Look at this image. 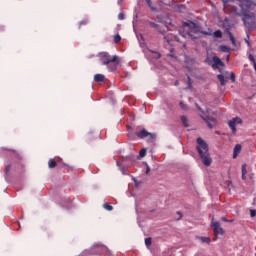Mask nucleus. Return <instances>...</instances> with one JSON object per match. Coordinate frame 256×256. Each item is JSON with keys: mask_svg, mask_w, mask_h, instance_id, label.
Here are the masks:
<instances>
[{"mask_svg": "<svg viewBox=\"0 0 256 256\" xmlns=\"http://www.w3.org/2000/svg\"><path fill=\"white\" fill-rule=\"evenodd\" d=\"M240 9L237 7H232L231 15L232 17H242L245 27L248 29H253L256 24L255 12H251V7H256V1L252 0H239Z\"/></svg>", "mask_w": 256, "mask_h": 256, "instance_id": "f257e3e1", "label": "nucleus"}, {"mask_svg": "<svg viewBox=\"0 0 256 256\" xmlns=\"http://www.w3.org/2000/svg\"><path fill=\"white\" fill-rule=\"evenodd\" d=\"M184 26L189 27L190 31L188 32V35L191 39H198L199 37V36L193 35L192 33H196V35H198V33H201L202 35H207L208 37H211V35H213L215 39H221V37H223V32H221V30H217L214 33H213V30L211 29L203 31L194 22L184 23Z\"/></svg>", "mask_w": 256, "mask_h": 256, "instance_id": "f03ea898", "label": "nucleus"}, {"mask_svg": "<svg viewBox=\"0 0 256 256\" xmlns=\"http://www.w3.org/2000/svg\"><path fill=\"white\" fill-rule=\"evenodd\" d=\"M197 143V151L202 159V163L206 167H209L211 163H213V160L209 155V146L207 145V143H205V140L203 138H198Z\"/></svg>", "mask_w": 256, "mask_h": 256, "instance_id": "7ed1b4c3", "label": "nucleus"}, {"mask_svg": "<svg viewBox=\"0 0 256 256\" xmlns=\"http://www.w3.org/2000/svg\"><path fill=\"white\" fill-rule=\"evenodd\" d=\"M98 57L102 65L109 66L111 63L113 65H119V57H117V55L111 56L108 52H100Z\"/></svg>", "mask_w": 256, "mask_h": 256, "instance_id": "20e7f679", "label": "nucleus"}, {"mask_svg": "<svg viewBox=\"0 0 256 256\" xmlns=\"http://www.w3.org/2000/svg\"><path fill=\"white\" fill-rule=\"evenodd\" d=\"M197 109H199V111H201V118L205 121V123H207L208 127L210 129H213V127H215V124L217 123V120L207 114H205V112L201 109V107H199V105H196Z\"/></svg>", "mask_w": 256, "mask_h": 256, "instance_id": "39448f33", "label": "nucleus"}, {"mask_svg": "<svg viewBox=\"0 0 256 256\" xmlns=\"http://www.w3.org/2000/svg\"><path fill=\"white\" fill-rule=\"evenodd\" d=\"M211 228L213 229L216 236L225 235V230L222 229L221 224L214 219H212Z\"/></svg>", "mask_w": 256, "mask_h": 256, "instance_id": "423d86ee", "label": "nucleus"}, {"mask_svg": "<svg viewBox=\"0 0 256 256\" xmlns=\"http://www.w3.org/2000/svg\"><path fill=\"white\" fill-rule=\"evenodd\" d=\"M241 123H242V120L239 117L233 118L228 122V125L232 130V133H237V125H241Z\"/></svg>", "mask_w": 256, "mask_h": 256, "instance_id": "0eeeda50", "label": "nucleus"}, {"mask_svg": "<svg viewBox=\"0 0 256 256\" xmlns=\"http://www.w3.org/2000/svg\"><path fill=\"white\" fill-rule=\"evenodd\" d=\"M137 137L140 139H145V137H149L150 139H153L155 137V134H151L147 130L143 129L136 133Z\"/></svg>", "mask_w": 256, "mask_h": 256, "instance_id": "6e6552de", "label": "nucleus"}, {"mask_svg": "<svg viewBox=\"0 0 256 256\" xmlns=\"http://www.w3.org/2000/svg\"><path fill=\"white\" fill-rule=\"evenodd\" d=\"M222 2L224 4V11H229L231 15V11L233 7H235V6H231V4L235 3V0H222Z\"/></svg>", "mask_w": 256, "mask_h": 256, "instance_id": "1a4fd4ad", "label": "nucleus"}, {"mask_svg": "<svg viewBox=\"0 0 256 256\" xmlns=\"http://www.w3.org/2000/svg\"><path fill=\"white\" fill-rule=\"evenodd\" d=\"M160 1L167 5V2H165V0ZM146 2L152 11H157V7H155V3H157V0H146Z\"/></svg>", "mask_w": 256, "mask_h": 256, "instance_id": "9d476101", "label": "nucleus"}, {"mask_svg": "<svg viewBox=\"0 0 256 256\" xmlns=\"http://www.w3.org/2000/svg\"><path fill=\"white\" fill-rule=\"evenodd\" d=\"M213 62H214L212 64L213 69H217V67L223 66V61H221V58H219L217 56L213 57Z\"/></svg>", "mask_w": 256, "mask_h": 256, "instance_id": "9b49d317", "label": "nucleus"}, {"mask_svg": "<svg viewBox=\"0 0 256 256\" xmlns=\"http://www.w3.org/2000/svg\"><path fill=\"white\" fill-rule=\"evenodd\" d=\"M94 249L96 251H100V253H105V252L109 251V249L106 246L101 245V244L94 245Z\"/></svg>", "mask_w": 256, "mask_h": 256, "instance_id": "f8f14e48", "label": "nucleus"}, {"mask_svg": "<svg viewBox=\"0 0 256 256\" xmlns=\"http://www.w3.org/2000/svg\"><path fill=\"white\" fill-rule=\"evenodd\" d=\"M241 144H237L235 147H234V151H233V159H237V157L239 156V153H241Z\"/></svg>", "mask_w": 256, "mask_h": 256, "instance_id": "ddd939ff", "label": "nucleus"}, {"mask_svg": "<svg viewBox=\"0 0 256 256\" xmlns=\"http://www.w3.org/2000/svg\"><path fill=\"white\" fill-rule=\"evenodd\" d=\"M94 81L96 83H103V81H105V75H103V74H95L94 75Z\"/></svg>", "mask_w": 256, "mask_h": 256, "instance_id": "4468645a", "label": "nucleus"}, {"mask_svg": "<svg viewBox=\"0 0 256 256\" xmlns=\"http://www.w3.org/2000/svg\"><path fill=\"white\" fill-rule=\"evenodd\" d=\"M158 19L160 23H164V25H171V18H169L167 15L164 18L158 16Z\"/></svg>", "mask_w": 256, "mask_h": 256, "instance_id": "2eb2a0df", "label": "nucleus"}, {"mask_svg": "<svg viewBox=\"0 0 256 256\" xmlns=\"http://www.w3.org/2000/svg\"><path fill=\"white\" fill-rule=\"evenodd\" d=\"M48 167L49 169H55V167H57V162L55 161V159H50L48 161Z\"/></svg>", "mask_w": 256, "mask_h": 256, "instance_id": "dca6fc26", "label": "nucleus"}, {"mask_svg": "<svg viewBox=\"0 0 256 256\" xmlns=\"http://www.w3.org/2000/svg\"><path fill=\"white\" fill-rule=\"evenodd\" d=\"M132 181L134 182V186L136 189H139L141 187V184L143 183L141 180H137V178L132 176Z\"/></svg>", "mask_w": 256, "mask_h": 256, "instance_id": "f3484780", "label": "nucleus"}, {"mask_svg": "<svg viewBox=\"0 0 256 256\" xmlns=\"http://www.w3.org/2000/svg\"><path fill=\"white\" fill-rule=\"evenodd\" d=\"M219 50L222 51L223 53H231V48H229L225 45L219 46Z\"/></svg>", "mask_w": 256, "mask_h": 256, "instance_id": "a211bd4d", "label": "nucleus"}, {"mask_svg": "<svg viewBox=\"0 0 256 256\" xmlns=\"http://www.w3.org/2000/svg\"><path fill=\"white\" fill-rule=\"evenodd\" d=\"M217 78L219 79L221 85H226L227 84V78H225V76H223L222 74H219L217 76Z\"/></svg>", "mask_w": 256, "mask_h": 256, "instance_id": "6ab92c4d", "label": "nucleus"}, {"mask_svg": "<svg viewBox=\"0 0 256 256\" xmlns=\"http://www.w3.org/2000/svg\"><path fill=\"white\" fill-rule=\"evenodd\" d=\"M198 240L201 241V243H206L207 245L211 243V238L209 237H198Z\"/></svg>", "mask_w": 256, "mask_h": 256, "instance_id": "aec40b11", "label": "nucleus"}, {"mask_svg": "<svg viewBox=\"0 0 256 256\" xmlns=\"http://www.w3.org/2000/svg\"><path fill=\"white\" fill-rule=\"evenodd\" d=\"M103 208H104L106 211H113V206L111 205V203L105 202V203L103 204Z\"/></svg>", "mask_w": 256, "mask_h": 256, "instance_id": "412c9836", "label": "nucleus"}, {"mask_svg": "<svg viewBox=\"0 0 256 256\" xmlns=\"http://www.w3.org/2000/svg\"><path fill=\"white\" fill-rule=\"evenodd\" d=\"M247 175V164L242 165V179H246Z\"/></svg>", "mask_w": 256, "mask_h": 256, "instance_id": "4be33fe9", "label": "nucleus"}, {"mask_svg": "<svg viewBox=\"0 0 256 256\" xmlns=\"http://www.w3.org/2000/svg\"><path fill=\"white\" fill-rule=\"evenodd\" d=\"M181 121L184 127H189V120L186 118V116H181Z\"/></svg>", "mask_w": 256, "mask_h": 256, "instance_id": "5701e85b", "label": "nucleus"}, {"mask_svg": "<svg viewBox=\"0 0 256 256\" xmlns=\"http://www.w3.org/2000/svg\"><path fill=\"white\" fill-rule=\"evenodd\" d=\"M230 41L234 47H237V42L235 41V37H233V34L229 33Z\"/></svg>", "mask_w": 256, "mask_h": 256, "instance_id": "b1692460", "label": "nucleus"}, {"mask_svg": "<svg viewBox=\"0 0 256 256\" xmlns=\"http://www.w3.org/2000/svg\"><path fill=\"white\" fill-rule=\"evenodd\" d=\"M145 155H147V148L140 150L139 157L143 158Z\"/></svg>", "mask_w": 256, "mask_h": 256, "instance_id": "393cba45", "label": "nucleus"}, {"mask_svg": "<svg viewBox=\"0 0 256 256\" xmlns=\"http://www.w3.org/2000/svg\"><path fill=\"white\" fill-rule=\"evenodd\" d=\"M114 42H115V43H121V35L116 34V35L114 36Z\"/></svg>", "mask_w": 256, "mask_h": 256, "instance_id": "a878e982", "label": "nucleus"}, {"mask_svg": "<svg viewBox=\"0 0 256 256\" xmlns=\"http://www.w3.org/2000/svg\"><path fill=\"white\" fill-rule=\"evenodd\" d=\"M247 38H245V42L247 43L248 47H251V43L249 42V31H246Z\"/></svg>", "mask_w": 256, "mask_h": 256, "instance_id": "bb28decb", "label": "nucleus"}, {"mask_svg": "<svg viewBox=\"0 0 256 256\" xmlns=\"http://www.w3.org/2000/svg\"><path fill=\"white\" fill-rule=\"evenodd\" d=\"M152 53V57H154V59H159V57H161V54H159V52H151Z\"/></svg>", "mask_w": 256, "mask_h": 256, "instance_id": "cd10ccee", "label": "nucleus"}, {"mask_svg": "<svg viewBox=\"0 0 256 256\" xmlns=\"http://www.w3.org/2000/svg\"><path fill=\"white\" fill-rule=\"evenodd\" d=\"M145 245H146V247H151V238L145 239Z\"/></svg>", "mask_w": 256, "mask_h": 256, "instance_id": "c85d7f7f", "label": "nucleus"}, {"mask_svg": "<svg viewBox=\"0 0 256 256\" xmlns=\"http://www.w3.org/2000/svg\"><path fill=\"white\" fill-rule=\"evenodd\" d=\"M248 59H249L252 63H256L255 57L253 56V54H250V55L248 56Z\"/></svg>", "mask_w": 256, "mask_h": 256, "instance_id": "c756f323", "label": "nucleus"}, {"mask_svg": "<svg viewBox=\"0 0 256 256\" xmlns=\"http://www.w3.org/2000/svg\"><path fill=\"white\" fill-rule=\"evenodd\" d=\"M118 19H119L120 21H123V19H125V14L119 13V14H118Z\"/></svg>", "mask_w": 256, "mask_h": 256, "instance_id": "7c9ffc66", "label": "nucleus"}, {"mask_svg": "<svg viewBox=\"0 0 256 256\" xmlns=\"http://www.w3.org/2000/svg\"><path fill=\"white\" fill-rule=\"evenodd\" d=\"M230 79L233 83H235V73L231 72Z\"/></svg>", "mask_w": 256, "mask_h": 256, "instance_id": "2f4dec72", "label": "nucleus"}, {"mask_svg": "<svg viewBox=\"0 0 256 256\" xmlns=\"http://www.w3.org/2000/svg\"><path fill=\"white\" fill-rule=\"evenodd\" d=\"M6 173H9L11 171V164H8L5 168Z\"/></svg>", "mask_w": 256, "mask_h": 256, "instance_id": "473e14b6", "label": "nucleus"}, {"mask_svg": "<svg viewBox=\"0 0 256 256\" xmlns=\"http://www.w3.org/2000/svg\"><path fill=\"white\" fill-rule=\"evenodd\" d=\"M250 217H256V210H250Z\"/></svg>", "mask_w": 256, "mask_h": 256, "instance_id": "72a5a7b5", "label": "nucleus"}, {"mask_svg": "<svg viewBox=\"0 0 256 256\" xmlns=\"http://www.w3.org/2000/svg\"><path fill=\"white\" fill-rule=\"evenodd\" d=\"M181 109H187V105H185L183 102H180Z\"/></svg>", "mask_w": 256, "mask_h": 256, "instance_id": "f704fd0d", "label": "nucleus"}, {"mask_svg": "<svg viewBox=\"0 0 256 256\" xmlns=\"http://www.w3.org/2000/svg\"><path fill=\"white\" fill-rule=\"evenodd\" d=\"M151 171V168H149V165H146V173H149Z\"/></svg>", "mask_w": 256, "mask_h": 256, "instance_id": "c9c22d12", "label": "nucleus"}, {"mask_svg": "<svg viewBox=\"0 0 256 256\" xmlns=\"http://www.w3.org/2000/svg\"><path fill=\"white\" fill-rule=\"evenodd\" d=\"M179 10H180V11L185 10V6H183V5L179 6Z\"/></svg>", "mask_w": 256, "mask_h": 256, "instance_id": "e433bc0d", "label": "nucleus"}, {"mask_svg": "<svg viewBox=\"0 0 256 256\" xmlns=\"http://www.w3.org/2000/svg\"><path fill=\"white\" fill-rule=\"evenodd\" d=\"M222 221H224L225 223L229 222V220H227V218H225V217H222Z\"/></svg>", "mask_w": 256, "mask_h": 256, "instance_id": "4c0bfd02", "label": "nucleus"}, {"mask_svg": "<svg viewBox=\"0 0 256 256\" xmlns=\"http://www.w3.org/2000/svg\"><path fill=\"white\" fill-rule=\"evenodd\" d=\"M164 39H166L167 43H171V40H169L167 36H165Z\"/></svg>", "mask_w": 256, "mask_h": 256, "instance_id": "58836bf2", "label": "nucleus"}, {"mask_svg": "<svg viewBox=\"0 0 256 256\" xmlns=\"http://www.w3.org/2000/svg\"><path fill=\"white\" fill-rule=\"evenodd\" d=\"M123 175H126L124 168H121Z\"/></svg>", "mask_w": 256, "mask_h": 256, "instance_id": "ea45409f", "label": "nucleus"}, {"mask_svg": "<svg viewBox=\"0 0 256 256\" xmlns=\"http://www.w3.org/2000/svg\"><path fill=\"white\" fill-rule=\"evenodd\" d=\"M150 25L152 26V27H157V25H155V23H150Z\"/></svg>", "mask_w": 256, "mask_h": 256, "instance_id": "a19ab883", "label": "nucleus"}, {"mask_svg": "<svg viewBox=\"0 0 256 256\" xmlns=\"http://www.w3.org/2000/svg\"><path fill=\"white\" fill-rule=\"evenodd\" d=\"M8 151H12V153H15V150H13V149H8Z\"/></svg>", "mask_w": 256, "mask_h": 256, "instance_id": "79ce46f5", "label": "nucleus"}, {"mask_svg": "<svg viewBox=\"0 0 256 256\" xmlns=\"http://www.w3.org/2000/svg\"><path fill=\"white\" fill-rule=\"evenodd\" d=\"M133 27H134V31H135V21H133Z\"/></svg>", "mask_w": 256, "mask_h": 256, "instance_id": "37998d69", "label": "nucleus"}, {"mask_svg": "<svg viewBox=\"0 0 256 256\" xmlns=\"http://www.w3.org/2000/svg\"><path fill=\"white\" fill-rule=\"evenodd\" d=\"M226 59H227V61H229V55H227Z\"/></svg>", "mask_w": 256, "mask_h": 256, "instance_id": "c03bdc74", "label": "nucleus"}, {"mask_svg": "<svg viewBox=\"0 0 256 256\" xmlns=\"http://www.w3.org/2000/svg\"><path fill=\"white\" fill-rule=\"evenodd\" d=\"M126 128L129 129V124L126 125Z\"/></svg>", "mask_w": 256, "mask_h": 256, "instance_id": "a18cd8bd", "label": "nucleus"}, {"mask_svg": "<svg viewBox=\"0 0 256 256\" xmlns=\"http://www.w3.org/2000/svg\"><path fill=\"white\" fill-rule=\"evenodd\" d=\"M162 35H165V32L161 31Z\"/></svg>", "mask_w": 256, "mask_h": 256, "instance_id": "49530a36", "label": "nucleus"}, {"mask_svg": "<svg viewBox=\"0 0 256 256\" xmlns=\"http://www.w3.org/2000/svg\"><path fill=\"white\" fill-rule=\"evenodd\" d=\"M117 165H120L119 162H117Z\"/></svg>", "mask_w": 256, "mask_h": 256, "instance_id": "de8ad7c7", "label": "nucleus"}]
</instances>
